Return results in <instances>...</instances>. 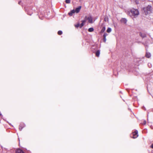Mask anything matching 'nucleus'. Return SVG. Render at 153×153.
Instances as JSON below:
<instances>
[{"label": "nucleus", "instance_id": "9d476101", "mask_svg": "<svg viewBox=\"0 0 153 153\" xmlns=\"http://www.w3.org/2000/svg\"><path fill=\"white\" fill-rule=\"evenodd\" d=\"M151 56V54L149 52H146V56L148 58H150Z\"/></svg>", "mask_w": 153, "mask_h": 153}, {"label": "nucleus", "instance_id": "20e7f679", "mask_svg": "<svg viewBox=\"0 0 153 153\" xmlns=\"http://www.w3.org/2000/svg\"><path fill=\"white\" fill-rule=\"evenodd\" d=\"M87 20H88V22L90 23H92L93 19L92 18L91 16H89L88 17H87Z\"/></svg>", "mask_w": 153, "mask_h": 153}, {"label": "nucleus", "instance_id": "ddd939ff", "mask_svg": "<svg viewBox=\"0 0 153 153\" xmlns=\"http://www.w3.org/2000/svg\"><path fill=\"white\" fill-rule=\"evenodd\" d=\"M94 28L93 27H91L88 29V31L89 32H92L94 31Z\"/></svg>", "mask_w": 153, "mask_h": 153}, {"label": "nucleus", "instance_id": "4468645a", "mask_svg": "<svg viewBox=\"0 0 153 153\" xmlns=\"http://www.w3.org/2000/svg\"><path fill=\"white\" fill-rule=\"evenodd\" d=\"M111 28L109 27L108 28L107 30V32L108 33H109L111 32Z\"/></svg>", "mask_w": 153, "mask_h": 153}, {"label": "nucleus", "instance_id": "f257e3e1", "mask_svg": "<svg viewBox=\"0 0 153 153\" xmlns=\"http://www.w3.org/2000/svg\"><path fill=\"white\" fill-rule=\"evenodd\" d=\"M130 11L129 14L130 16L135 18L137 17L139 14V11L137 9L133 8Z\"/></svg>", "mask_w": 153, "mask_h": 153}, {"label": "nucleus", "instance_id": "4be33fe9", "mask_svg": "<svg viewBox=\"0 0 153 153\" xmlns=\"http://www.w3.org/2000/svg\"><path fill=\"white\" fill-rule=\"evenodd\" d=\"M132 1H135L136 2L137 4H138V3L137 2V0H131Z\"/></svg>", "mask_w": 153, "mask_h": 153}, {"label": "nucleus", "instance_id": "6e6552de", "mask_svg": "<svg viewBox=\"0 0 153 153\" xmlns=\"http://www.w3.org/2000/svg\"><path fill=\"white\" fill-rule=\"evenodd\" d=\"M120 21L122 23L126 24L127 22V20L125 18H122Z\"/></svg>", "mask_w": 153, "mask_h": 153}, {"label": "nucleus", "instance_id": "6ab92c4d", "mask_svg": "<svg viewBox=\"0 0 153 153\" xmlns=\"http://www.w3.org/2000/svg\"><path fill=\"white\" fill-rule=\"evenodd\" d=\"M75 26L76 27H78L79 26L80 27L79 24V23L75 25Z\"/></svg>", "mask_w": 153, "mask_h": 153}, {"label": "nucleus", "instance_id": "bb28decb", "mask_svg": "<svg viewBox=\"0 0 153 153\" xmlns=\"http://www.w3.org/2000/svg\"><path fill=\"white\" fill-rule=\"evenodd\" d=\"M79 0V1H80V2H81V1L82 0Z\"/></svg>", "mask_w": 153, "mask_h": 153}, {"label": "nucleus", "instance_id": "c85d7f7f", "mask_svg": "<svg viewBox=\"0 0 153 153\" xmlns=\"http://www.w3.org/2000/svg\"><path fill=\"white\" fill-rule=\"evenodd\" d=\"M1 115V114H0V115Z\"/></svg>", "mask_w": 153, "mask_h": 153}, {"label": "nucleus", "instance_id": "f8f14e48", "mask_svg": "<svg viewBox=\"0 0 153 153\" xmlns=\"http://www.w3.org/2000/svg\"><path fill=\"white\" fill-rule=\"evenodd\" d=\"M87 16H85V19H84L82 20V22H83V23L85 24V23L86 22V21H87Z\"/></svg>", "mask_w": 153, "mask_h": 153}, {"label": "nucleus", "instance_id": "393cba45", "mask_svg": "<svg viewBox=\"0 0 153 153\" xmlns=\"http://www.w3.org/2000/svg\"><path fill=\"white\" fill-rule=\"evenodd\" d=\"M104 38V39H103V41L104 42H106V37H103Z\"/></svg>", "mask_w": 153, "mask_h": 153}, {"label": "nucleus", "instance_id": "aec40b11", "mask_svg": "<svg viewBox=\"0 0 153 153\" xmlns=\"http://www.w3.org/2000/svg\"><path fill=\"white\" fill-rule=\"evenodd\" d=\"M108 35V34H107L106 33H105L103 35V37H106V36H107Z\"/></svg>", "mask_w": 153, "mask_h": 153}, {"label": "nucleus", "instance_id": "0eeeda50", "mask_svg": "<svg viewBox=\"0 0 153 153\" xmlns=\"http://www.w3.org/2000/svg\"><path fill=\"white\" fill-rule=\"evenodd\" d=\"M25 126V125L24 124H21L19 126V129L20 131H21L22 129Z\"/></svg>", "mask_w": 153, "mask_h": 153}, {"label": "nucleus", "instance_id": "412c9836", "mask_svg": "<svg viewBox=\"0 0 153 153\" xmlns=\"http://www.w3.org/2000/svg\"><path fill=\"white\" fill-rule=\"evenodd\" d=\"M73 13H76V11L75 10H73L71 11Z\"/></svg>", "mask_w": 153, "mask_h": 153}, {"label": "nucleus", "instance_id": "9b49d317", "mask_svg": "<svg viewBox=\"0 0 153 153\" xmlns=\"http://www.w3.org/2000/svg\"><path fill=\"white\" fill-rule=\"evenodd\" d=\"M100 54V51L99 50H97L96 53V55L98 57L99 56Z\"/></svg>", "mask_w": 153, "mask_h": 153}, {"label": "nucleus", "instance_id": "39448f33", "mask_svg": "<svg viewBox=\"0 0 153 153\" xmlns=\"http://www.w3.org/2000/svg\"><path fill=\"white\" fill-rule=\"evenodd\" d=\"M16 153H24L23 151L21 149H16Z\"/></svg>", "mask_w": 153, "mask_h": 153}, {"label": "nucleus", "instance_id": "7ed1b4c3", "mask_svg": "<svg viewBox=\"0 0 153 153\" xmlns=\"http://www.w3.org/2000/svg\"><path fill=\"white\" fill-rule=\"evenodd\" d=\"M133 137L132 138H137L138 136V131L137 130H136L134 131L133 132Z\"/></svg>", "mask_w": 153, "mask_h": 153}, {"label": "nucleus", "instance_id": "a211bd4d", "mask_svg": "<svg viewBox=\"0 0 153 153\" xmlns=\"http://www.w3.org/2000/svg\"><path fill=\"white\" fill-rule=\"evenodd\" d=\"M84 24L83 22H82L81 24H80V27L81 28L84 25Z\"/></svg>", "mask_w": 153, "mask_h": 153}, {"label": "nucleus", "instance_id": "b1692460", "mask_svg": "<svg viewBox=\"0 0 153 153\" xmlns=\"http://www.w3.org/2000/svg\"><path fill=\"white\" fill-rule=\"evenodd\" d=\"M146 123V120H144L143 122V125H145Z\"/></svg>", "mask_w": 153, "mask_h": 153}, {"label": "nucleus", "instance_id": "f03ea898", "mask_svg": "<svg viewBox=\"0 0 153 153\" xmlns=\"http://www.w3.org/2000/svg\"><path fill=\"white\" fill-rule=\"evenodd\" d=\"M152 10V7L150 5H148L147 7L144 9L146 15L150 13L151 12Z\"/></svg>", "mask_w": 153, "mask_h": 153}, {"label": "nucleus", "instance_id": "2eb2a0df", "mask_svg": "<svg viewBox=\"0 0 153 153\" xmlns=\"http://www.w3.org/2000/svg\"><path fill=\"white\" fill-rule=\"evenodd\" d=\"M105 27H102V30H101V32L102 33H103V32H104V31H105Z\"/></svg>", "mask_w": 153, "mask_h": 153}, {"label": "nucleus", "instance_id": "dca6fc26", "mask_svg": "<svg viewBox=\"0 0 153 153\" xmlns=\"http://www.w3.org/2000/svg\"><path fill=\"white\" fill-rule=\"evenodd\" d=\"M62 33V31L61 30H59L58 32V34L59 35H61Z\"/></svg>", "mask_w": 153, "mask_h": 153}, {"label": "nucleus", "instance_id": "cd10ccee", "mask_svg": "<svg viewBox=\"0 0 153 153\" xmlns=\"http://www.w3.org/2000/svg\"><path fill=\"white\" fill-rule=\"evenodd\" d=\"M20 2H19V4H20Z\"/></svg>", "mask_w": 153, "mask_h": 153}, {"label": "nucleus", "instance_id": "1a4fd4ad", "mask_svg": "<svg viewBox=\"0 0 153 153\" xmlns=\"http://www.w3.org/2000/svg\"><path fill=\"white\" fill-rule=\"evenodd\" d=\"M140 36L143 38H144L146 36V35L145 33H140Z\"/></svg>", "mask_w": 153, "mask_h": 153}, {"label": "nucleus", "instance_id": "a878e982", "mask_svg": "<svg viewBox=\"0 0 153 153\" xmlns=\"http://www.w3.org/2000/svg\"><path fill=\"white\" fill-rule=\"evenodd\" d=\"M151 147L153 149V143L152 144V145L151 146Z\"/></svg>", "mask_w": 153, "mask_h": 153}, {"label": "nucleus", "instance_id": "f3484780", "mask_svg": "<svg viewBox=\"0 0 153 153\" xmlns=\"http://www.w3.org/2000/svg\"><path fill=\"white\" fill-rule=\"evenodd\" d=\"M65 2L67 4H69L70 3V0H66Z\"/></svg>", "mask_w": 153, "mask_h": 153}, {"label": "nucleus", "instance_id": "423d86ee", "mask_svg": "<svg viewBox=\"0 0 153 153\" xmlns=\"http://www.w3.org/2000/svg\"><path fill=\"white\" fill-rule=\"evenodd\" d=\"M81 8V6H79L78 7L76 8L75 10L76 11V13H78L79 12V11H80Z\"/></svg>", "mask_w": 153, "mask_h": 153}, {"label": "nucleus", "instance_id": "5701e85b", "mask_svg": "<svg viewBox=\"0 0 153 153\" xmlns=\"http://www.w3.org/2000/svg\"><path fill=\"white\" fill-rule=\"evenodd\" d=\"M72 14H73V13L71 12H70L68 13L69 15L70 16H72Z\"/></svg>", "mask_w": 153, "mask_h": 153}]
</instances>
